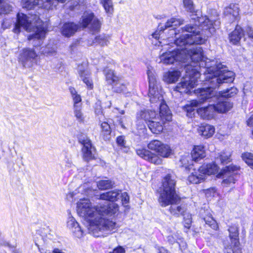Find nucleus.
<instances>
[{
  "label": "nucleus",
  "mask_w": 253,
  "mask_h": 253,
  "mask_svg": "<svg viewBox=\"0 0 253 253\" xmlns=\"http://www.w3.org/2000/svg\"><path fill=\"white\" fill-rule=\"evenodd\" d=\"M164 143L160 140H153L148 144L147 146L149 149L157 153L161 146Z\"/></svg>",
  "instance_id": "36"
},
{
  "label": "nucleus",
  "mask_w": 253,
  "mask_h": 253,
  "mask_svg": "<svg viewBox=\"0 0 253 253\" xmlns=\"http://www.w3.org/2000/svg\"><path fill=\"white\" fill-rule=\"evenodd\" d=\"M183 23L184 20L183 19L172 17L168 20L165 25L160 24L158 26V30L156 31L152 35L153 39H155L156 41L158 40L159 41L156 43L153 42V43L156 46H163L162 44H165L163 42V41L165 40V39L163 38V33L161 32V31H163L169 28H172V29L168 31L167 39L169 42H171L172 40L170 39H173V36H176L177 33L181 31V30H180L181 28L179 30H176V27L183 24Z\"/></svg>",
  "instance_id": "9"
},
{
  "label": "nucleus",
  "mask_w": 253,
  "mask_h": 253,
  "mask_svg": "<svg viewBox=\"0 0 253 253\" xmlns=\"http://www.w3.org/2000/svg\"><path fill=\"white\" fill-rule=\"evenodd\" d=\"M114 183L110 180H100L97 183L98 188L101 190H106L111 188L114 185Z\"/></svg>",
  "instance_id": "35"
},
{
  "label": "nucleus",
  "mask_w": 253,
  "mask_h": 253,
  "mask_svg": "<svg viewBox=\"0 0 253 253\" xmlns=\"http://www.w3.org/2000/svg\"><path fill=\"white\" fill-rule=\"evenodd\" d=\"M157 153L159 156L167 158L171 155L172 150L169 145L164 143Z\"/></svg>",
  "instance_id": "31"
},
{
  "label": "nucleus",
  "mask_w": 253,
  "mask_h": 253,
  "mask_svg": "<svg viewBox=\"0 0 253 253\" xmlns=\"http://www.w3.org/2000/svg\"><path fill=\"white\" fill-rule=\"evenodd\" d=\"M206 156L205 148L202 145L195 146L192 152V157L195 161L205 158Z\"/></svg>",
  "instance_id": "29"
},
{
  "label": "nucleus",
  "mask_w": 253,
  "mask_h": 253,
  "mask_svg": "<svg viewBox=\"0 0 253 253\" xmlns=\"http://www.w3.org/2000/svg\"><path fill=\"white\" fill-rule=\"evenodd\" d=\"M75 116L79 121H83L84 117L82 112H75Z\"/></svg>",
  "instance_id": "54"
},
{
  "label": "nucleus",
  "mask_w": 253,
  "mask_h": 253,
  "mask_svg": "<svg viewBox=\"0 0 253 253\" xmlns=\"http://www.w3.org/2000/svg\"><path fill=\"white\" fill-rule=\"evenodd\" d=\"M229 236L231 241V244L234 248H237L240 251V243L239 238V227L236 224L231 225L228 229Z\"/></svg>",
  "instance_id": "20"
},
{
  "label": "nucleus",
  "mask_w": 253,
  "mask_h": 253,
  "mask_svg": "<svg viewBox=\"0 0 253 253\" xmlns=\"http://www.w3.org/2000/svg\"><path fill=\"white\" fill-rule=\"evenodd\" d=\"M38 55L35 50L29 48H24L19 54V62L25 68H31L36 63Z\"/></svg>",
  "instance_id": "13"
},
{
  "label": "nucleus",
  "mask_w": 253,
  "mask_h": 253,
  "mask_svg": "<svg viewBox=\"0 0 253 253\" xmlns=\"http://www.w3.org/2000/svg\"><path fill=\"white\" fill-rule=\"evenodd\" d=\"M182 32H186L188 34H182L179 35L180 32L177 33L176 36H173L174 40L173 44L177 46L175 48L179 52L184 54V51H186L188 50L187 47L189 45L197 44H202L205 43L209 36L211 34L207 35L205 33V30H202V27L199 26V24L195 23V25L188 24L184 27L181 28Z\"/></svg>",
  "instance_id": "6"
},
{
  "label": "nucleus",
  "mask_w": 253,
  "mask_h": 253,
  "mask_svg": "<svg viewBox=\"0 0 253 253\" xmlns=\"http://www.w3.org/2000/svg\"><path fill=\"white\" fill-rule=\"evenodd\" d=\"M231 247L233 248V247L232 246V245H231ZM229 250H232V249H231V248H228V247L225 248L224 253H230ZM234 250H235L234 251H237V248L234 247V249H233V250L234 251Z\"/></svg>",
  "instance_id": "60"
},
{
  "label": "nucleus",
  "mask_w": 253,
  "mask_h": 253,
  "mask_svg": "<svg viewBox=\"0 0 253 253\" xmlns=\"http://www.w3.org/2000/svg\"><path fill=\"white\" fill-rule=\"evenodd\" d=\"M158 155H156L151 152V155L149 156V159L147 161L155 165H161L162 164L163 160Z\"/></svg>",
  "instance_id": "45"
},
{
  "label": "nucleus",
  "mask_w": 253,
  "mask_h": 253,
  "mask_svg": "<svg viewBox=\"0 0 253 253\" xmlns=\"http://www.w3.org/2000/svg\"><path fill=\"white\" fill-rule=\"evenodd\" d=\"M238 93V89L234 87H230L225 90L219 92L220 98L219 101L216 104L210 105L208 106V111H228L233 106V104L227 99L224 100V98L232 97Z\"/></svg>",
  "instance_id": "11"
},
{
  "label": "nucleus",
  "mask_w": 253,
  "mask_h": 253,
  "mask_svg": "<svg viewBox=\"0 0 253 253\" xmlns=\"http://www.w3.org/2000/svg\"><path fill=\"white\" fill-rule=\"evenodd\" d=\"M120 194L121 191L115 190L100 194L99 199L103 200L115 201L119 199Z\"/></svg>",
  "instance_id": "28"
},
{
  "label": "nucleus",
  "mask_w": 253,
  "mask_h": 253,
  "mask_svg": "<svg viewBox=\"0 0 253 253\" xmlns=\"http://www.w3.org/2000/svg\"><path fill=\"white\" fill-rule=\"evenodd\" d=\"M66 0H45L44 7L47 9H53L55 7L58 2L64 3Z\"/></svg>",
  "instance_id": "38"
},
{
  "label": "nucleus",
  "mask_w": 253,
  "mask_h": 253,
  "mask_svg": "<svg viewBox=\"0 0 253 253\" xmlns=\"http://www.w3.org/2000/svg\"><path fill=\"white\" fill-rule=\"evenodd\" d=\"M183 59L185 58L183 56V54L176 49L169 50L168 51L160 55V62L167 65L173 64L175 61L183 62Z\"/></svg>",
  "instance_id": "14"
},
{
  "label": "nucleus",
  "mask_w": 253,
  "mask_h": 253,
  "mask_svg": "<svg viewBox=\"0 0 253 253\" xmlns=\"http://www.w3.org/2000/svg\"><path fill=\"white\" fill-rule=\"evenodd\" d=\"M184 219V226L186 229V232L190 229L192 223V215L186 211L182 214Z\"/></svg>",
  "instance_id": "39"
},
{
  "label": "nucleus",
  "mask_w": 253,
  "mask_h": 253,
  "mask_svg": "<svg viewBox=\"0 0 253 253\" xmlns=\"http://www.w3.org/2000/svg\"><path fill=\"white\" fill-rule=\"evenodd\" d=\"M214 126L208 124H201L197 128V131L199 135L205 138L211 137L215 133Z\"/></svg>",
  "instance_id": "21"
},
{
  "label": "nucleus",
  "mask_w": 253,
  "mask_h": 253,
  "mask_svg": "<svg viewBox=\"0 0 253 253\" xmlns=\"http://www.w3.org/2000/svg\"><path fill=\"white\" fill-rule=\"evenodd\" d=\"M205 176L200 171V168L195 170L188 177V181L190 183L198 184L205 180Z\"/></svg>",
  "instance_id": "27"
},
{
  "label": "nucleus",
  "mask_w": 253,
  "mask_h": 253,
  "mask_svg": "<svg viewBox=\"0 0 253 253\" xmlns=\"http://www.w3.org/2000/svg\"><path fill=\"white\" fill-rule=\"evenodd\" d=\"M184 8L192 14L191 19L194 23L199 24L202 30H205L207 35L213 34L215 29L219 26V15L215 10L212 11L211 14L208 16H202L200 12L195 11L192 0H183Z\"/></svg>",
  "instance_id": "7"
},
{
  "label": "nucleus",
  "mask_w": 253,
  "mask_h": 253,
  "mask_svg": "<svg viewBox=\"0 0 253 253\" xmlns=\"http://www.w3.org/2000/svg\"><path fill=\"white\" fill-rule=\"evenodd\" d=\"M80 24L84 28L89 26V28L93 32H98L101 24L99 19L90 11H86L84 13Z\"/></svg>",
  "instance_id": "12"
},
{
  "label": "nucleus",
  "mask_w": 253,
  "mask_h": 253,
  "mask_svg": "<svg viewBox=\"0 0 253 253\" xmlns=\"http://www.w3.org/2000/svg\"><path fill=\"white\" fill-rule=\"evenodd\" d=\"M104 72L107 81L109 84H114L116 91L123 93L126 92V84H124L122 81L115 75L113 71L105 69Z\"/></svg>",
  "instance_id": "15"
},
{
  "label": "nucleus",
  "mask_w": 253,
  "mask_h": 253,
  "mask_svg": "<svg viewBox=\"0 0 253 253\" xmlns=\"http://www.w3.org/2000/svg\"><path fill=\"white\" fill-rule=\"evenodd\" d=\"M183 56V63L189 60L191 62L185 67L186 75L182 81L175 87V90L181 93H190L191 90L197 84L198 79L201 76V72L204 69V74H207V78H211V75L218 70L217 66L220 63L215 64L214 61H211L204 55V52L201 47H196L184 51Z\"/></svg>",
  "instance_id": "2"
},
{
  "label": "nucleus",
  "mask_w": 253,
  "mask_h": 253,
  "mask_svg": "<svg viewBox=\"0 0 253 253\" xmlns=\"http://www.w3.org/2000/svg\"><path fill=\"white\" fill-rule=\"evenodd\" d=\"M101 135L105 137L111 133V128L109 125L106 122H103L101 124Z\"/></svg>",
  "instance_id": "43"
},
{
  "label": "nucleus",
  "mask_w": 253,
  "mask_h": 253,
  "mask_svg": "<svg viewBox=\"0 0 253 253\" xmlns=\"http://www.w3.org/2000/svg\"><path fill=\"white\" fill-rule=\"evenodd\" d=\"M147 74L149 80V96L152 106H159V111H167L168 106L163 100L162 87L156 81L152 67H147Z\"/></svg>",
  "instance_id": "8"
},
{
  "label": "nucleus",
  "mask_w": 253,
  "mask_h": 253,
  "mask_svg": "<svg viewBox=\"0 0 253 253\" xmlns=\"http://www.w3.org/2000/svg\"><path fill=\"white\" fill-rule=\"evenodd\" d=\"M168 239V241L171 244L176 241V239L174 238L172 236H169Z\"/></svg>",
  "instance_id": "58"
},
{
  "label": "nucleus",
  "mask_w": 253,
  "mask_h": 253,
  "mask_svg": "<svg viewBox=\"0 0 253 253\" xmlns=\"http://www.w3.org/2000/svg\"><path fill=\"white\" fill-rule=\"evenodd\" d=\"M200 117L206 120H211L215 117L214 112H197Z\"/></svg>",
  "instance_id": "42"
},
{
  "label": "nucleus",
  "mask_w": 253,
  "mask_h": 253,
  "mask_svg": "<svg viewBox=\"0 0 253 253\" xmlns=\"http://www.w3.org/2000/svg\"><path fill=\"white\" fill-rule=\"evenodd\" d=\"M230 251V253H241V251L240 250V251H239V250H238L237 249V251H233V250H229Z\"/></svg>",
  "instance_id": "62"
},
{
  "label": "nucleus",
  "mask_w": 253,
  "mask_h": 253,
  "mask_svg": "<svg viewBox=\"0 0 253 253\" xmlns=\"http://www.w3.org/2000/svg\"><path fill=\"white\" fill-rule=\"evenodd\" d=\"M45 1V0H22L21 3L23 8L28 9H31L38 5H40L41 7L45 9L43 6ZM46 9H49L46 8Z\"/></svg>",
  "instance_id": "30"
},
{
  "label": "nucleus",
  "mask_w": 253,
  "mask_h": 253,
  "mask_svg": "<svg viewBox=\"0 0 253 253\" xmlns=\"http://www.w3.org/2000/svg\"><path fill=\"white\" fill-rule=\"evenodd\" d=\"M85 187V185H83L80 186L79 188V191H80L81 189H84ZM80 191H78L77 192V190H75L74 192H69L66 195V199L69 201H72L74 199H76L80 197L78 194L80 193Z\"/></svg>",
  "instance_id": "44"
},
{
  "label": "nucleus",
  "mask_w": 253,
  "mask_h": 253,
  "mask_svg": "<svg viewBox=\"0 0 253 253\" xmlns=\"http://www.w3.org/2000/svg\"><path fill=\"white\" fill-rule=\"evenodd\" d=\"M79 26L73 22L65 23L61 28L62 34L66 37L72 36L78 30Z\"/></svg>",
  "instance_id": "23"
},
{
  "label": "nucleus",
  "mask_w": 253,
  "mask_h": 253,
  "mask_svg": "<svg viewBox=\"0 0 253 253\" xmlns=\"http://www.w3.org/2000/svg\"><path fill=\"white\" fill-rule=\"evenodd\" d=\"M241 157L247 164H248L253 161V154L250 152H246L243 153Z\"/></svg>",
  "instance_id": "47"
},
{
  "label": "nucleus",
  "mask_w": 253,
  "mask_h": 253,
  "mask_svg": "<svg viewBox=\"0 0 253 253\" xmlns=\"http://www.w3.org/2000/svg\"><path fill=\"white\" fill-rule=\"evenodd\" d=\"M136 151L139 156L147 161L149 159L150 155H151V152L144 148L137 149Z\"/></svg>",
  "instance_id": "41"
},
{
  "label": "nucleus",
  "mask_w": 253,
  "mask_h": 253,
  "mask_svg": "<svg viewBox=\"0 0 253 253\" xmlns=\"http://www.w3.org/2000/svg\"><path fill=\"white\" fill-rule=\"evenodd\" d=\"M120 197H121L122 201L123 204H127L128 203L129 197L126 192H124L123 193L121 192Z\"/></svg>",
  "instance_id": "51"
},
{
  "label": "nucleus",
  "mask_w": 253,
  "mask_h": 253,
  "mask_svg": "<svg viewBox=\"0 0 253 253\" xmlns=\"http://www.w3.org/2000/svg\"><path fill=\"white\" fill-rule=\"evenodd\" d=\"M83 144L82 152L83 158L86 161H88L94 158V148L92 147L91 141L88 138L82 140Z\"/></svg>",
  "instance_id": "17"
},
{
  "label": "nucleus",
  "mask_w": 253,
  "mask_h": 253,
  "mask_svg": "<svg viewBox=\"0 0 253 253\" xmlns=\"http://www.w3.org/2000/svg\"><path fill=\"white\" fill-rule=\"evenodd\" d=\"M100 1L107 15L109 16H111L114 12L112 0H100Z\"/></svg>",
  "instance_id": "33"
},
{
  "label": "nucleus",
  "mask_w": 253,
  "mask_h": 253,
  "mask_svg": "<svg viewBox=\"0 0 253 253\" xmlns=\"http://www.w3.org/2000/svg\"><path fill=\"white\" fill-rule=\"evenodd\" d=\"M67 224L68 227L71 230L73 229L74 227L79 225L76 221L75 219L72 216H70L68 218Z\"/></svg>",
  "instance_id": "48"
},
{
  "label": "nucleus",
  "mask_w": 253,
  "mask_h": 253,
  "mask_svg": "<svg viewBox=\"0 0 253 253\" xmlns=\"http://www.w3.org/2000/svg\"><path fill=\"white\" fill-rule=\"evenodd\" d=\"M195 112H186V116L188 118H192L195 116Z\"/></svg>",
  "instance_id": "59"
},
{
  "label": "nucleus",
  "mask_w": 253,
  "mask_h": 253,
  "mask_svg": "<svg viewBox=\"0 0 253 253\" xmlns=\"http://www.w3.org/2000/svg\"><path fill=\"white\" fill-rule=\"evenodd\" d=\"M230 152L226 153L225 152H222L220 154H218L216 159L217 161L219 160L221 163H226L230 161Z\"/></svg>",
  "instance_id": "40"
},
{
  "label": "nucleus",
  "mask_w": 253,
  "mask_h": 253,
  "mask_svg": "<svg viewBox=\"0 0 253 253\" xmlns=\"http://www.w3.org/2000/svg\"><path fill=\"white\" fill-rule=\"evenodd\" d=\"M189 160H190V157L189 156L183 157L181 159V163L185 168H187V167L188 166V164H187L186 162H188Z\"/></svg>",
  "instance_id": "56"
},
{
  "label": "nucleus",
  "mask_w": 253,
  "mask_h": 253,
  "mask_svg": "<svg viewBox=\"0 0 253 253\" xmlns=\"http://www.w3.org/2000/svg\"><path fill=\"white\" fill-rule=\"evenodd\" d=\"M246 32L250 38L253 40V29L250 27L246 28Z\"/></svg>",
  "instance_id": "55"
},
{
  "label": "nucleus",
  "mask_w": 253,
  "mask_h": 253,
  "mask_svg": "<svg viewBox=\"0 0 253 253\" xmlns=\"http://www.w3.org/2000/svg\"><path fill=\"white\" fill-rule=\"evenodd\" d=\"M64 162L65 163V166L68 168H71L73 166V163L71 159V156L70 155L66 154L64 156Z\"/></svg>",
  "instance_id": "50"
},
{
  "label": "nucleus",
  "mask_w": 253,
  "mask_h": 253,
  "mask_svg": "<svg viewBox=\"0 0 253 253\" xmlns=\"http://www.w3.org/2000/svg\"><path fill=\"white\" fill-rule=\"evenodd\" d=\"M110 36L105 34H100L96 36L93 40H89L88 44L89 45H93L95 44L101 46H108L110 43Z\"/></svg>",
  "instance_id": "22"
},
{
  "label": "nucleus",
  "mask_w": 253,
  "mask_h": 253,
  "mask_svg": "<svg viewBox=\"0 0 253 253\" xmlns=\"http://www.w3.org/2000/svg\"><path fill=\"white\" fill-rule=\"evenodd\" d=\"M12 10V7L4 0H0V14H7Z\"/></svg>",
  "instance_id": "37"
},
{
  "label": "nucleus",
  "mask_w": 253,
  "mask_h": 253,
  "mask_svg": "<svg viewBox=\"0 0 253 253\" xmlns=\"http://www.w3.org/2000/svg\"><path fill=\"white\" fill-rule=\"evenodd\" d=\"M203 220L206 224L208 225L212 229L216 230L218 228V225L216 221L212 217L211 214H209L203 218Z\"/></svg>",
  "instance_id": "34"
},
{
  "label": "nucleus",
  "mask_w": 253,
  "mask_h": 253,
  "mask_svg": "<svg viewBox=\"0 0 253 253\" xmlns=\"http://www.w3.org/2000/svg\"><path fill=\"white\" fill-rule=\"evenodd\" d=\"M52 253H64L61 250L58 249H55L53 250Z\"/></svg>",
  "instance_id": "61"
},
{
  "label": "nucleus",
  "mask_w": 253,
  "mask_h": 253,
  "mask_svg": "<svg viewBox=\"0 0 253 253\" xmlns=\"http://www.w3.org/2000/svg\"><path fill=\"white\" fill-rule=\"evenodd\" d=\"M43 54L47 55L54 56L56 54V51L55 47L50 46L49 44L47 45L42 51Z\"/></svg>",
  "instance_id": "46"
},
{
  "label": "nucleus",
  "mask_w": 253,
  "mask_h": 253,
  "mask_svg": "<svg viewBox=\"0 0 253 253\" xmlns=\"http://www.w3.org/2000/svg\"><path fill=\"white\" fill-rule=\"evenodd\" d=\"M244 35L243 30L239 26H236L235 29L229 35L230 42L234 44H238Z\"/></svg>",
  "instance_id": "25"
},
{
  "label": "nucleus",
  "mask_w": 253,
  "mask_h": 253,
  "mask_svg": "<svg viewBox=\"0 0 253 253\" xmlns=\"http://www.w3.org/2000/svg\"><path fill=\"white\" fill-rule=\"evenodd\" d=\"M247 125L251 127H253V114L251 115L246 121ZM252 134L253 135V129L252 131Z\"/></svg>",
  "instance_id": "52"
},
{
  "label": "nucleus",
  "mask_w": 253,
  "mask_h": 253,
  "mask_svg": "<svg viewBox=\"0 0 253 253\" xmlns=\"http://www.w3.org/2000/svg\"><path fill=\"white\" fill-rule=\"evenodd\" d=\"M218 70L212 73L211 78H207V74H205L206 81L210 82L211 86L207 88H199L194 90V93L197 95L199 101L192 100L188 101L183 106L185 111H199L198 107L201 103L205 100L212 97L215 94L213 87L218 86L222 83L232 82L234 79V73L227 69V68L222 64L217 66Z\"/></svg>",
  "instance_id": "3"
},
{
  "label": "nucleus",
  "mask_w": 253,
  "mask_h": 253,
  "mask_svg": "<svg viewBox=\"0 0 253 253\" xmlns=\"http://www.w3.org/2000/svg\"><path fill=\"white\" fill-rule=\"evenodd\" d=\"M175 183L173 176L170 174L166 175L163 180V190L160 192L158 201L161 206L163 207L170 205L169 211L171 214L179 216L186 211L184 205H178L180 198L176 193Z\"/></svg>",
  "instance_id": "4"
},
{
  "label": "nucleus",
  "mask_w": 253,
  "mask_h": 253,
  "mask_svg": "<svg viewBox=\"0 0 253 253\" xmlns=\"http://www.w3.org/2000/svg\"><path fill=\"white\" fill-rule=\"evenodd\" d=\"M218 169L217 166L214 163L204 164L200 167V171L205 175V178L208 175L216 173Z\"/></svg>",
  "instance_id": "24"
},
{
  "label": "nucleus",
  "mask_w": 253,
  "mask_h": 253,
  "mask_svg": "<svg viewBox=\"0 0 253 253\" xmlns=\"http://www.w3.org/2000/svg\"><path fill=\"white\" fill-rule=\"evenodd\" d=\"M78 71L84 83L86 84L87 88L92 89L93 84L90 78V73L87 70V66L85 64L78 66Z\"/></svg>",
  "instance_id": "19"
},
{
  "label": "nucleus",
  "mask_w": 253,
  "mask_h": 253,
  "mask_svg": "<svg viewBox=\"0 0 253 253\" xmlns=\"http://www.w3.org/2000/svg\"><path fill=\"white\" fill-rule=\"evenodd\" d=\"M69 89L74 102V106L75 107H78L80 106L81 102L82 101L81 95L77 92V91H76L74 87H70Z\"/></svg>",
  "instance_id": "32"
},
{
  "label": "nucleus",
  "mask_w": 253,
  "mask_h": 253,
  "mask_svg": "<svg viewBox=\"0 0 253 253\" xmlns=\"http://www.w3.org/2000/svg\"><path fill=\"white\" fill-rule=\"evenodd\" d=\"M89 191L90 189H87L86 191H84V194L86 195H89Z\"/></svg>",
  "instance_id": "64"
},
{
  "label": "nucleus",
  "mask_w": 253,
  "mask_h": 253,
  "mask_svg": "<svg viewBox=\"0 0 253 253\" xmlns=\"http://www.w3.org/2000/svg\"><path fill=\"white\" fill-rule=\"evenodd\" d=\"M149 115L154 116L149 121L148 126L153 133L158 134L162 132L163 126L162 123L171 120L172 115L170 112H148Z\"/></svg>",
  "instance_id": "10"
},
{
  "label": "nucleus",
  "mask_w": 253,
  "mask_h": 253,
  "mask_svg": "<svg viewBox=\"0 0 253 253\" xmlns=\"http://www.w3.org/2000/svg\"><path fill=\"white\" fill-rule=\"evenodd\" d=\"M71 230L74 233V235L78 238H81L83 235L84 231L81 229L79 225L76 226V227H74V229H72Z\"/></svg>",
  "instance_id": "49"
},
{
  "label": "nucleus",
  "mask_w": 253,
  "mask_h": 253,
  "mask_svg": "<svg viewBox=\"0 0 253 253\" xmlns=\"http://www.w3.org/2000/svg\"><path fill=\"white\" fill-rule=\"evenodd\" d=\"M240 168L239 167L230 165L222 169L218 174L217 177L223 179L222 183L224 184H230L234 183L235 179L233 176V173L238 171Z\"/></svg>",
  "instance_id": "16"
},
{
  "label": "nucleus",
  "mask_w": 253,
  "mask_h": 253,
  "mask_svg": "<svg viewBox=\"0 0 253 253\" xmlns=\"http://www.w3.org/2000/svg\"><path fill=\"white\" fill-rule=\"evenodd\" d=\"M109 253H125V250L122 247H118L115 249L112 252Z\"/></svg>",
  "instance_id": "57"
},
{
  "label": "nucleus",
  "mask_w": 253,
  "mask_h": 253,
  "mask_svg": "<svg viewBox=\"0 0 253 253\" xmlns=\"http://www.w3.org/2000/svg\"><path fill=\"white\" fill-rule=\"evenodd\" d=\"M77 211L78 215L87 222L89 233L95 237L115 232L119 227L115 222L102 217L111 216L117 213L119 206L116 203L93 206L89 199H81L77 203Z\"/></svg>",
  "instance_id": "1"
},
{
  "label": "nucleus",
  "mask_w": 253,
  "mask_h": 253,
  "mask_svg": "<svg viewBox=\"0 0 253 253\" xmlns=\"http://www.w3.org/2000/svg\"><path fill=\"white\" fill-rule=\"evenodd\" d=\"M252 169H253V161L247 164Z\"/></svg>",
  "instance_id": "63"
},
{
  "label": "nucleus",
  "mask_w": 253,
  "mask_h": 253,
  "mask_svg": "<svg viewBox=\"0 0 253 253\" xmlns=\"http://www.w3.org/2000/svg\"><path fill=\"white\" fill-rule=\"evenodd\" d=\"M239 8L238 6L236 4H230L224 9V18L229 22H232L237 19L239 16Z\"/></svg>",
  "instance_id": "18"
},
{
  "label": "nucleus",
  "mask_w": 253,
  "mask_h": 253,
  "mask_svg": "<svg viewBox=\"0 0 253 253\" xmlns=\"http://www.w3.org/2000/svg\"><path fill=\"white\" fill-rule=\"evenodd\" d=\"M117 143L119 145L124 146L125 144L124 137L123 136L118 137L117 138Z\"/></svg>",
  "instance_id": "53"
},
{
  "label": "nucleus",
  "mask_w": 253,
  "mask_h": 253,
  "mask_svg": "<svg viewBox=\"0 0 253 253\" xmlns=\"http://www.w3.org/2000/svg\"><path fill=\"white\" fill-rule=\"evenodd\" d=\"M180 76V72L178 71H169L164 74L163 80L168 84H173L178 80Z\"/></svg>",
  "instance_id": "26"
},
{
  "label": "nucleus",
  "mask_w": 253,
  "mask_h": 253,
  "mask_svg": "<svg viewBox=\"0 0 253 253\" xmlns=\"http://www.w3.org/2000/svg\"><path fill=\"white\" fill-rule=\"evenodd\" d=\"M23 28L27 32H33L34 34L28 36L29 41H38V43H34V46H37L41 45V41L45 37L46 33V24L40 20L39 16L31 15L28 17L23 13L19 12L17 14L16 22L13 32L19 33L21 29Z\"/></svg>",
  "instance_id": "5"
}]
</instances>
